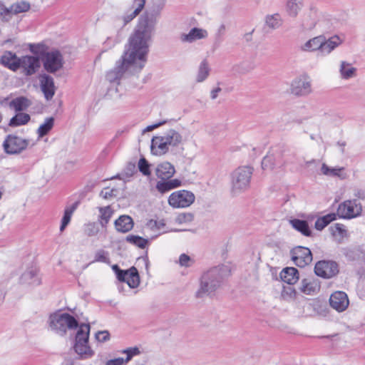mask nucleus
<instances>
[{"label":"nucleus","instance_id":"obj_37","mask_svg":"<svg viewBox=\"0 0 365 365\" xmlns=\"http://www.w3.org/2000/svg\"><path fill=\"white\" fill-rule=\"evenodd\" d=\"M336 214L332 212L317 218L314 224L315 229L317 230H322L329 223L336 220Z\"/></svg>","mask_w":365,"mask_h":365},{"label":"nucleus","instance_id":"obj_44","mask_svg":"<svg viewBox=\"0 0 365 365\" xmlns=\"http://www.w3.org/2000/svg\"><path fill=\"white\" fill-rule=\"evenodd\" d=\"M120 352L126 355V357L125 359L123 358V361L125 364H128L133 357L141 354L140 349L138 346L128 347L121 350Z\"/></svg>","mask_w":365,"mask_h":365},{"label":"nucleus","instance_id":"obj_5","mask_svg":"<svg viewBox=\"0 0 365 365\" xmlns=\"http://www.w3.org/2000/svg\"><path fill=\"white\" fill-rule=\"evenodd\" d=\"M90 325L82 324L79 326L76 336L74 350L81 359L91 358L94 351L88 345Z\"/></svg>","mask_w":365,"mask_h":365},{"label":"nucleus","instance_id":"obj_42","mask_svg":"<svg viewBox=\"0 0 365 365\" xmlns=\"http://www.w3.org/2000/svg\"><path fill=\"white\" fill-rule=\"evenodd\" d=\"M331 235L338 240L341 241L346 236L345 226L340 223H336L329 227Z\"/></svg>","mask_w":365,"mask_h":365},{"label":"nucleus","instance_id":"obj_8","mask_svg":"<svg viewBox=\"0 0 365 365\" xmlns=\"http://www.w3.org/2000/svg\"><path fill=\"white\" fill-rule=\"evenodd\" d=\"M362 205L356 199L347 200L339 205L336 216L343 219H352L361 215Z\"/></svg>","mask_w":365,"mask_h":365},{"label":"nucleus","instance_id":"obj_25","mask_svg":"<svg viewBox=\"0 0 365 365\" xmlns=\"http://www.w3.org/2000/svg\"><path fill=\"white\" fill-rule=\"evenodd\" d=\"M356 68L350 63L341 61L339 63V72L341 79L349 80L356 76Z\"/></svg>","mask_w":365,"mask_h":365},{"label":"nucleus","instance_id":"obj_49","mask_svg":"<svg viewBox=\"0 0 365 365\" xmlns=\"http://www.w3.org/2000/svg\"><path fill=\"white\" fill-rule=\"evenodd\" d=\"M112 269L115 272L117 279L120 282H124L125 280L126 277L128 276V270L120 269L117 264L113 265L112 266Z\"/></svg>","mask_w":365,"mask_h":365},{"label":"nucleus","instance_id":"obj_52","mask_svg":"<svg viewBox=\"0 0 365 365\" xmlns=\"http://www.w3.org/2000/svg\"><path fill=\"white\" fill-rule=\"evenodd\" d=\"M274 166V157L272 155H266L262 161V168L263 170L272 169Z\"/></svg>","mask_w":365,"mask_h":365},{"label":"nucleus","instance_id":"obj_23","mask_svg":"<svg viewBox=\"0 0 365 365\" xmlns=\"http://www.w3.org/2000/svg\"><path fill=\"white\" fill-rule=\"evenodd\" d=\"M169 147H178L184 139L181 133L174 129H170L162 135Z\"/></svg>","mask_w":365,"mask_h":365},{"label":"nucleus","instance_id":"obj_13","mask_svg":"<svg viewBox=\"0 0 365 365\" xmlns=\"http://www.w3.org/2000/svg\"><path fill=\"white\" fill-rule=\"evenodd\" d=\"M44 68L49 73H54L63 66V57L58 51L48 52L43 61Z\"/></svg>","mask_w":365,"mask_h":365},{"label":"nucleus","instance_id":"obj_27","mask_svg":"<svg viewBox=\"0 0 365 365\" xmlns=\"http://www.w3.org/2000/svg\"><path fill=\"white\" fill-rule=\"evenodd\" d=\"M300 291L305 294H316L320 289L319 282L313 279H304L301 282Z\"/></svg>","mask_w":365,"mask_h":365},{"label":"nucleus","instance_id":"obj_40","mask_svg":"<svg viewBox=\"0 0 365 365\" xmlns=\"http://www.w3.org/2000/svg\"><path fill=\"white\" fill-rule=\"evenodd\" d=\"M30 115L27 113L19 112L16 114L9 121V125L12 127H17L26 125L30 120Z\"/></svg>","mask_w":365,"mask_h":365},{"label":"nucleus","instance_id":"obj_21","mask_svg":"<svg viewBox=\"0 0 365 365\" xmlns=\"http://www.w3.org/2000/svg\"><path fill=\"white\" fill-rule=\"evenodd\" d=\"M322 173L329 177H336L340 180H346L349 175L344 167L329 168L325 163H323L321 168Z\"/></svg>","mask_w":365,"mask_h":365},{"label":"nucleus","instance_id":"obj_45","mask_svg":"<svg viewBox=\"0 0 365 365\" xmlns=\"http://www.w3.org/2000/svg\"><path fill=\"white\" fill-rule=\"evenodd\" d=\"M126 241L140 248H145L148 244V240L138 235H129L126 237Z\"/></svg>","mask_w":365,"mask_h":365},{"label":"nucleus","instance_id":"obj_19","mask_svg":"<svg viewBox=\"0 0 365 365\" xmlns=\"http://www.w3.org/2000/svg\"><path fill=\"white\" fill-rule=\"evenodd\" d=\"M169 148L163 135L154 136L152 138L150 150L153 155H165L169 151Z\"/></svg>","mask_w":365,"mask_h":365},{"label":"nucleus","instance_id":"obj_15","mask_svg":"<svg viewBox=\"0 0 365 365\" xmlns=\"http://www.w3.org/2000/svg\"><path fill=\"white\" fill-rule=\"evenodd\" d=\"M330 306L339 312H344L349 306L347 294L341 291L333 293L329 298Z\"/></svg>","mask_w":365,"mask_h":365},{"label":"nucleus","instance_id":"obj_6","mask_svg":"<svg viewBox=\"0 0 365 365\" xmlns=\"http://www.w3.org/2000/svg\"><path fill=\"white\" fill-rule=\"evenodd\" d=\"M35 144L34 141L29 139H24L15 135H8L3 143V148L6 153L16 155Z\"/></svg>","mask_w":365,"mask_h":365},{"label":"nucleus","instance_id":"obj_28","mask_svg":"<svg viewBox=\"0 0 365 365\" xmlns=\"http://www.w3.org/2000/svg\"><path fill=\"white\" fill-rule=\"evenodd\" d=\"M31 105V101L26 97L20 96L12 99L9 103V107L16 112H22Z\"/></svg>","mask_w":365,"mask_h":365},{"label":"nucleus","instance_id":"obj_57","mask_svg":"<svg viewBox=\"0 0 365 365\" xmlns=\"http://www.w3.org/2000/svg\"><path fill=\"white\" fill-rule=\"evenodd\" d=\"M123 358L119 357L114 359L108 360L106 365H125Z\"/></svg>","mask_w":365,"mask_h":365},{"label":"nucleus","instance_id":"obj_63","mask_svg":"<svg viewBox=\"0 0 365 365\" xmlns=\"http://www.w3.org/2000/svg\"><path fill=\"white\" fill-rule=\"evenodd\" d=\"M225 30H226V26H225V24H221V25L219 26L218 29H217V34H218L219 36H222V35L225 34Z\"/></svg>","mask_w":365,"mask_h":365},{"label":"nucleus","instance_id":"obj_14","mask_svg":"<svg viewBox=\"0 0 365 365\" xmlns=\"http://www.w3.org/2000/svg\"><path fill=\"white\" fill-rule=\"evenodd\" d=\"M208 31L202 28L194 27L187 33H182L180 36L182 43H192L197 41L205 39L208 37Z\"/></svg>","mask_w":365,"mask_h":365},{"label":"nucleus","instance_id":"obj_46","mask_svg":"<svg viewBox=\"0 0 365 365\" xmlns=\"http://www.w3.org/2000/svg\"><path fill=\"white\" fill-rule=\"evenodd\" d=\"M93 262H102L105 264H110L109 252L103 249L98 250L94 255V259Z\"/></svg>","mask_w":365,"mask_h":365},{"label":"nucleus","instance_id":"obj_34","mask_svg":"<svg viewBox=\"0 0 365 365\" xmlns=\"http://www.w3.org/2000/svg\"><path fill=\"white\" fill-rule=\"evenodd\" d=\"M78 205V202H76L73 203L72 205L67 206L64 210L63 216L61 219V223L60 226V231L63 232L67 225L70 223L71 217L76 210L77 207Z\"/></svg>","mask_w":365,"mask_h":365},{"label":"nucleus","instance_id":"obj_10","mask_svg":"<svg viewBox=\"0 0 365 365\" xmlns=\"http://www.w3.org/2000/svg\"><path fill=\"white\" fill-rule=\"evenodd\" d=\"M292 259L294 264L299 267H304L312 261L311 250L305 247L298 246L291 250Z\"/></svg>","mask_w":365,"mask_h":365},{"label":"nucleus","instance_id":"obj_3","mask_svg":"<svg viewBox=\"0 0 365 365\" xmlns=\"http://www.w3.org/2000/svg\"><path fill=\"white\" fill-rule=\"evenodd\" d=\"M253 173V168L250 166H240L231 173V192L233 195H238L250 186V181Z\"/></svg>","mask_w":365,"mask_h":365},{"label":"nucleus","instance_id":"obj_47","mask_svg":"<svg viewBox=\"0 0 365 365\" xmlns=\"http://www.w3.org/2000/svg\"><path fill=\"white\" fill-rule=\"evenodd\" d=\"M30 8L29 4L21 1L20 3H16L11 6L12 14H16L21 12L27 11Z\"/></svg>","mask_w":365,"mask_h":365},{"label":"nucleus","instance_id":"obj_16","mask_svg":"<svg viewBox=\"0 0 365 365\" xmlns=\"http://www.w3.org/2000/svg\"><path fill=\"white\" fill-rule=\"evenodd\" d=\"M39 82L45 98L47 101L51 100L56 93L53 78L47 74H43L39 76Z\"/></svg>","mask_w":365,"mask_h":365},{"label":"nucleus","instance_id":"obj_20","mask_svg":"<svg viewBox=\"0 0 365 365\" xmlns=\"http://www.w3.org/2000/svg\"><path fill=\"white\" fill-rule=\"evenodd\" d=\"M145 0H133V4L130 9L122 17L124 25L130 22L135 18L145 6Z\"/></svg>","mask_w":365,"mask_h":365},{"label":"nucleus","instance_id":"obj_30","mask_svg":"<svg viewBox=\"0 0 365 365\" xmlns=\"http://www.w3.org/2000/svg\"><path fill=\"white\" fill-rule=\"evenodd\" d=\"M322 36H318L310 38L300 46V50L304 52H319L322 46Z\"/></svg>","mask_w":365,"mask_h":365},{"label":"nucleus","instance_id":"obj_51","mask_svg":"<svg viewBox=\"0 0 365 365\" xmlns=\"http://www.w3.org/2000/svg\"><path fill=\"white\" fill-rule=\"evenodd\" d=\"M12 15L11 6L6 7L3 4L0 3V17L5 21H9Z\"/></svg>","mask_w":365,"mask_h":365},{"label":"nucleus","instance_id":"obj_18","mask_svg":"<svg viewBox=\"0 0 365 365\" xmlns=\"http://www.w3.org/2000/svg\"><path fill=\"white\" fill-rule=\"evenodd\" d=\"M341 43L342 40L338 36H334L328 39H326V38L322 36L319 53L322 56L329 55L336 47L341 44Z\"/></svg>","mask_w":365,"mask_h":365},{"label":"nucleus","instance_id":"obj_4","mask_svg":"<svg viewBox=\"0 0 365 365\" xmlns=\"http://www.w3.org/2000/svg\"><path fill=\"white\" fill-rule=\"evenodd\" d=\"M50 329L56 334L63 336L67 329H75L78 327V322L76 318L68 313L57 312L50 315Z\"/></svg>","mask_w":365,"mask_h":365},{"label":"nucleus","instance_id":"obj_58","mask_svg":"<svg viewBox=\"0 0 365 365\" xmlns=\"http://www.w3.org/2000/svg\"><path fill=\"white\" fill-rule=\"evenodd\" d=\"M297 292L295 289L292 287H288L284 289L283 291V296H288L290 298H294L296 297Z\"/></svg>","mask_w":365,"mask_h":365},{"label":"nucleus","instance_id":"obj_38","mask_svg":"<svg viewBox=\"0 0 365 365\" xmlns=\"http://www.w3.org/2000/svg\"><path fill=\"white\" fill-rule=\"evenodd\" d=\"M124 282H126L129 287L133 289L138 287L140 284V277L135 267H131L128 269V276Z\"/></svg>","mask_w":365,"mask_h":365},{"label":"nucleus","instance_id":"obj_55","mask_svg":"<svg viewBox=\"0 0 365 365\" xmlns=\"http://www.w3.org/2000/svg\"><path fill=\"white\" fill-rule=\"evenodd\" d=\"M353 196L358 200H365V190L361 188H355L353 190Z\"/></svg>","mask_w":365,"mask_h":365},{"label":"nucleus","instance_id":"obj_29","mask_svg":"<svg viewBox=\"0 0 365 365\" xmlns=\"http://www.w3.org/2000/svg\"><path fill=\"white\" fill-rule=\"evenodd\" d=\"M280 277L284 282L294 284L299 279V272L294 267H286L280 272Z\"/></svg>","mask_w":365,"mask_h":365},{"label":"nucleus","instance_id":"obj_50","mask_svg":"<svg viewBox=\"0 0 365 365\" xmlns=\"http://www.w3.org/2000/svg\"><path fill=\"white\" fill-rule=\"evenodd\" d=\"M193 220V215L191 213H181L175 217V222L182 224L190 222Z\"/></svg>","mask_w":365,"mask_h":365},{"label":"nucleus","instance_id":"obj_62","mask_svg":"<svg viewBox=\"0 0 365 365\" xmlns=\"http://www.w3.org/2000/svg\"><path fill=\"white\" fill-rule=\"evenodd\" d=\"M40 46L36 44H30L29 45V49L30 51L35 54H37L38 52V48Z\"/></svg>","mask_w":365,"mask_h":365},{"label":"nucleus","instance_id":"obj_61","mask_svg":"<svg viewBox=\"0 0 365 365\" xmlns=\"http://www.w3.org/2000/svg\"><path fill=\"white\" fill-rule=\"evenodd\" d=\"M221 91V88L220 87H217L212 89L210 92V97L212 100L217 98L218 96V93Z\"/></svg>","mask_w":365,"mask_h":365},{"label":"nucleus","instance_id":"obj_9","mask_svg":"<svg viewBox=\"0 0 365 365\" xmlns=\"http://www.w3.org/2000/svg\"><path fill=\"white\" fill-rule=\"evenodd\" d=\"M315 274L324 279H330L339 272L338 264L331 260H321L316 263Z\"/></svg>","mask_w":365,"mask_h":365},{"label":"nucleus","instance_id":"obj_33","mask_svg":"<svg viewBox=\"0 0 365 365\" xmlns=\"http://www.w3.org/2000/svg\"><path fill=\"white\" fill-rule=\"evenodd\" d=\"M317 12L315 9H310L305 12L302 18V26L305 29H313L317 23Z\"/></svg>","mask_w":365,"mask_h":365},{"label":"nucleus","instance_id":"obj_59","mask_svg":"<svg viewBox=\"0 0 365 365\" xmlns=\"http://www.w3.org/2000/svg\"><path fill=\"white\" fill-rule=\"evenodd\" d=\"M166 121H162V122H159L158 123H155V124H153V125H148L147 126L144 130H143V133L145 132H150V131H152L153 130L160 127V125H163L165 123Z\"/></svg>","mask_w":365,"mask_h":365},{"label":"nucleus","instance_id":"obj_64","mask_svg":"<svg viewBox=\"0 0 365 365\" xmlns=\"http://www.w3.org/2000/svg\"><path fill=\"white\" fill-rule=\"evenodd\" d=\"M336 145L339 148L340 151L342 153H344V148L346 145V142L345 141H339Z\"/></svg>","mask_w":365,"mask_h":365},{"label":"nucleus","instance_id":"obj_17","mask_svg":"<svg viewBox=\"0 0 365 365\" xmlns=\"http://www.w3.org/2000/svg\"><path fill=\"white\" fill-rule=\"evenodd\" d=\"M155 173L160 180H169L175 175V168L170 162L164 161L157 165Z\"/></svg>","mask_w":365,"mask_h":365},{"label":"nucleus","instance_id":"obj_2","mask_svg":"<svg viewBox=\"0 0 365 365\" xmlns=\"http://www.w3.org/2000/svg\"><path fill=\"white\" fill-rule=\"evenodd\" d=\"M230 274V267L224 264L204 272L200 277V287L196 292V296L203 297L212 294L220 287L224 278Z\"/></svg>","mask_w":365,"mask_h":365},{"label":"nucleus","instance_id":"obj_31","mask_svg":"<svg viewBox=\"0 0 365 365\" xmlns=\"http://www.w3.org/2000/svg\"><path fill=\"white\" fill-rule=\"evenodd\" d=\"M21 280L23 282L31 285H38L41 284V279L38 275V269L35 267H31L26 270L22 274Z\"/></svg>","mask_w":365,"mask_h":365},{"label":"nucleus","instance_id":"obj_39","mask_svg":"<svg viewBox=\"0 0 365 365\" xmlns=\"http://www.w3.org/2000/svg\"><path fill=\"white\" fill-rule=\"evenodd\" d=\"M53 125L54 118L53 117L46 118L45 121L37 129L36 133L38 137L41 138L47 135L51 130Z\"/></svg>","mask_w":365,"mask_h":365},{"label":"nucleus","instance_id":"obj_26","mask_svg":"<svg viewBox=\"0 0 365 365\" xmlns=\"http://www.w3.org/2000/svg\"><path fill=\"white\" fill-rule=\"evenodd\" d=\"M19 58L11 51H6L1 57L0 62L4 66L16 71L18 70V63Z\"/></svg>","mask_w":365,"mask_h":365},{"label":"nucleus","instance_id":"obj_12","mask_svg":"<svg viewBox=\"0 0 365 365\" xmlns=\"http://www.w3.org/2000/svg\"><path fill=\"white\" fill-rule=\"evenodd\" d=\"M291 93L297 96H305L312 92V85L309 78L302 76L292 81Z\"/></svg>","mask_w":365,"mask_h":365},{"label":"nucleus","instance_id":"obj_43","mask_svg":"<svg viewBox=\"0 0 365 365\" xmlns=\"http://www.w3.org/2000/svg\"><path fill=\"white\" fill-rule=\"evenodd\" d=\"M101 224L103 227H105L109 222L110 217L113 214V211L110 206H106L99 208Z\"/></svg>","mask_w":365,"mask_h":365},{"label":"nucleus","instance_id":"obj_11","mask_svg":"<svg viewBox=\"0 0 365 365\" xmlns=\"http://www.w3.org/2000/svg\"><path fill=\"white\" fill-rule=\"evenodd\" d=\"M40 59L38 56H24L19 58L18 69L21 68L26 76L34 74L40 68Z\"/></svg>","mask_w":365,"mask_h":365},{"label":"nucleus","instance_id":"obj_22","mask_svg":"<svg viewBox=\"0 0 365 365\" xmlns=\"http://www.w3.org/2000/svg\"><path fill=\"white\" fill-rule=\"evenodd\" d=\"M182 181L179 179L160 180L157 182L155 188L161 194H165L171 190L180 187Z\"/></svg>","mask_w":365,"mask_h":365},{"label":"nucleus","instance_id":"obj_41","mask_svg":"<svg viewBox=\"0 0 365 365\" xmlns=\"http://www.w3.org/2000/svg\"><path fill=\"white\" fill-rule=\"evenodd\" d=\"M266 25L272 29H277L282 24V20L279 14L267 15L265 17Z\"/></svg>","mask_w":365,"mask_h":365},{"label":"nucleus","instance_id":"obj_53","mask_svg":"<svg viewBox=\"0 0 365 365\" xmlns=\"http://www.w3.org/2000/svg\"><path fill=\"white\" fill-rule=\"evenodd\" d=\"M193 263V259L186 254H181L179 257V264L182 267H188Z\"/></svg>","mask_w":365,"mask_h":365},{"label":"nucleus","instance_id":"obj_48","mask_svg":"<svg viewBox=\"0 0 365 365\" xmlns=\"http://www.w3.org/2000/svg\"><path fill=\"white\" fill-rule=\"evenodd\" d=\"M139 170L145 175L149 176L150 175V164L144 158H140L138 161Z\"/></svg>","mask_w":365,"mask_h":365},{"label":"nucleus","instance_id":"obj_36","mask_svg":"<svg viewBox=\"0 0 365 365\" xmlns=\"http://www.w3.org/2000/svg\"><path fill=\"white\" fill-rule=\"evenodd\" d=\"M292 226L304 236H310L312 231L309 227L308 222L305 220L294 219L290 221Z\"/></svg>","mask_w":365,"mask_h":365},{"label":"nucleus","instance_id":"obj_54","mask_svg":"<svg viewBox=\"0 0 365 365\" xmlns=\"http://www.w3.org/2000/svg\"><path fill=\"white\" fill-rule=\"evenodd\" d=\"M96 339L99 342H105L109 340L110 334L108 331H100L96 334Z\"/></svg>","mask_w":365,"mask_h":365},{"label":"nucleus","instance_id":"obj_24","mask_svg":"<svg viewBox=\"0 0 365 365\" xmlns=\"http://www.w3.org/2000/svg\"><path fill=\"white\" fill-rule=\"evenodd\" d=\"M115 227L119 232L125 233L131 230L134 222L128 215H121L115 221Z\"/></svg>","mask_w":365,"mask_h":365},{"label":"nucleus","instance_id":"obj_60","mask_svg":"<svg viewBox=\"0 0 365 365\" xmlns=\"http://www.w3.org/2000/svg\"><path fill=\"white\" fill-rule=\"evenodd\" d=\"M98 230L96 228L94 225H89L87 230V235L88 236H94L97 234Z\"/></svg>","mask_w":365,"mask_h":365},{"label":"nucleus","instance_id":"obj_1","mask_svg":"<svg viewBox=\"0 0 365 365\" xmlns=\"http://www.w3.org/2000/svg\"><path fill=\"white\" fill-rule=\"evenodd\" d=\"M158 14V12L147 11L139 18L129 38L128 48L116 62L115 67L106 74L109 82H118L125 73L135 75L143 68L155 32Z\"/></svg>","mask_w":365,"mask_h":365},{"label":"nucleus","instance_id":"obj_7","mask_svg":"<svg viewBox=\"0 0 365 365\" xmlns=\"http://www.w3.org/2000/svg\"><path fill=\"white\" fill-rule=\"evenodd\" d=\"M195 200V195L186 190L172 192L168 197V204L173 208H186L190 207Z\"/></svg>","mask_w":365,"mask_h":365},{"label":"nucleus","instance_id":"obj_32","mask_svg":"<svg viewBox=\"0 0 365 365\" xmlns=\"http://www.w3.org/2000/svg\"><path fill=\"white\" fill-rule=\"evenodd\" d=\"M210 67L207 59H203L199 64L195 81L197 83L204 82L210 76Z\"/></svg>","mask_w":365,"mask_h":365},{"label":"nucleus","instance_id":"obj_35","mask_svg":"<svg viewBox=\"0 0 365 365\" xmlns=\"http://www.w3.org/2000/svg\"><path fill=\"white\" fill-rule=\"evenodd\" d=\"M303 6V0H288L286 11L290 16L296 17Z\"/></svg>","mask_w":365,"mask_h":365},{"label":"nucleus","instance_id":"obj_56","mask_svg":"<svg viewBox=\"0 0 365 365\" xmlns=\"http://www.w3.org/2000/svg\"><path fill=\"white\" fill-rule=\"evenodd\" d=\"M115 190L108 187L104 188L100 193V196L104 199H109L114 195Z\"/></svg>","mask_w":365,"mask_h":365}]
</instances>
